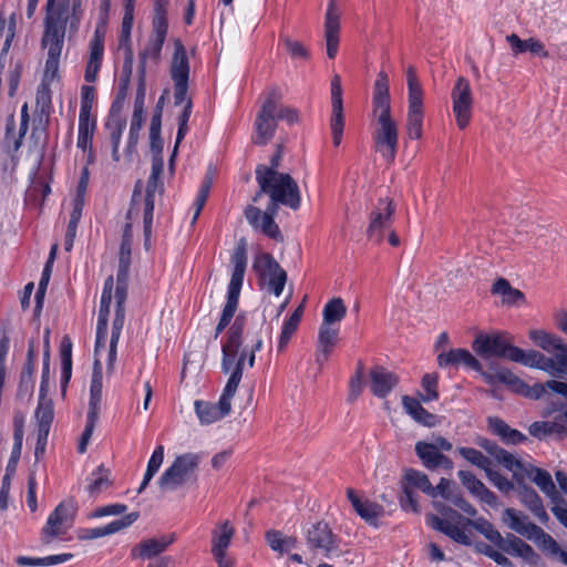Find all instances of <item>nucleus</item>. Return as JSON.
<instances>
[{
  "label": "nucleus",
  "instance_id": "nucleus-1",
  "mask_svg": "<svg viewBox=\"0 0 567 567\" xmlns=\"http://www.w3.org/2000/svg\"><path fill=\"white\" fill-rule=\"evenodd\" d=\"M169 75L174 82V104L182 105L183 110L178 115L177 144H181L188 132V120L192 114L193 102L187 95L189 79V61L186 49L179 39L174 41V53L172 56Z\"/></svg>",
  "mask_w": 567,
  "mask_h": 567
},
{
  "label": "nucleus",
  "instance_id": "nucleus-2",
  "mask_svg": "<svg viewBox=\"0 0 567 567\" xmlns=\"http://www.w3.org/2000/svg\"><path fill=\"white\" fill-rule=\"evenodd\" d=\"M230 261L233 265V272L227 289V301L215 329V339H217L219 334L229 326L238 307L239 295L247 267V249L245 238H241L238 241L231 255Z\"/></svg>",
  "mask_w": 567,
  "mask_h": 567
},
{
  "label": "nucleus",
  "instance_id": "nucleus-3",
  "mask_svg": "<svg viewBox=\"0 0 567 567\" xmlns=\"http://www.w3.org/2000/svg\"><path fill=\"white\" fill-rule=\"evenodd\" d=\"M230 261L233 265V272L227 289V301L215 329V339H217L219 334L229 326L238 307L239 295L247 267V249L245 238H241L238 241L231 255Z\"/></svg>",
  "mask_w": 567,
  "mask_h": 567
},
{
  "label": "nucleus",
  "instance_id": "nucleus-4",
  "mask_svg": "<svg viewBox=\"0 0 567 567\" xmlns=\"http://www.w3.org/2000/svg\"><path fill=\"white\" fill-rule=\"evenodd\" d=\"M230 261L233 265V272L227 289V301L215 329V339H217L219 334L229 326L238 307L239 295L247 267V249L245 238H241L238 241L231 255Z\"/></svg>",
  "mask_w": 567,
  "mask_h": 567
},
{
  "label": "nucleus",
  "instance_id": "nucleus-5",
  "mask_svg": "<svg viewBox=\"0 0 567 567\" xmlns=\"http://www.w3.org/2000/svg\"><path fill=\"white\" fill-rule=\"evenodd\" d=\"M230 261L233 265V272L227 289V301L215 329V339H217L219 334L229 326L238 307L239 295L247 267V249L245 238H241L238 241L231 255Z\"/></svg>",
  "mask_w": 567,
  "mask_h": 567
},
{
  "label": "nucleus",
  "instance_id": "nucleus-6",
  "mask_svg": "<svg viewBox=\"0 0 567 567\" xmlns=\"http://www.w3.org/2000/svg\"><path fill=\"white\" fill-rule=\"evenodd\" d=\"M256 181L259 189L252 197L254 203H257L262 195L267 194L270 197L268 206L279 209V206L284 205L292 210L300 208V188L289 174L286 173L271 177L260 176Z\"/></svg>",
  "mask_w": 567,
  "mask_h": 567
},
{
  "label": "nucleus",
  "instance_id": "nucleus-7",
  "mask_svg": "<svg viewBox=\"0 0 567 567\" xmlns=\"http://www.w3.org/2000/svg\"><path fill=\"white\" fill-rule=\"evenodd\" d=\"M281 100L282 93L278 86H272L265 93L264 103L255 121L252 142L256 145H265L274 137L277 130V105Z\"/></svg>",
  "mask_w": 567,
  "mask_h": 567
},
{
  "label": "nucleus",
  "instance_id": "nucleus-8",
  "mask_svg": "<svg viewBox=\"0 0 567 567\" xmlns=\"http://www.w3.org/2000/svg\"><path fill=\"white\" fill-rule=\"evenodd\" d=\"M200 456L196 453H186L175 458L158 480L162 491H174L189 481H196V471Z\"/></svg>",
  "mask_w": 567,
  "mask_h": 567
},
{
  "label": "nucleus",
  "instance_id": "nucleus-9",
  "mask_svg": "<svg viewBox=\"0 0 567 567\" xmlns=\"http://www.w3.org/2000/svg\"><path fill=\"white\" fill-rule=\"evenodd\" d=\"M102 364L100 360L95 358L93 364L92 381L90 386V402L86 416V424L78 446V451L81 454L86 451V446L91 440L96 422L99 420L100 405L102 401Z\"/></svg>",
  "mask_w": 567,
  "mask_h": 567
},
{
  "label": "nucleus",
  "instance_id": "nucleus-10",
  "mask_svg": "<svg viewBox=\"0 0 567 567\" xmlns=\"http://www.w3.org/2000/svg\"><path fill=\"white\" fill-rule=\"evenodd\" d=\"M529 338L544 351L553 353V357H548L553 362V367L547 370L548 374H567V344L560 337L544 330H532Z\"/></svg>",
  "mask_w": 567,
  "mask_h": 567
},
{
  "label": "nucleus",
  "instance_id": "nucleus-11",
  "mask_svg": "<svg viewBox=\"0 0 567 567\" xmlns=\"http://www.w3.org/2000/svg\"><path fill=\"white\" fill-rule=\"evenodd\" d=\"M61 22L43 21V32L41 37V47L48 49L45 61V72L55 75L59 69V62L64 47L65 37L69 31L62 29Z\"/></svg>",
  "mask_w": 567,
  "mask_h": 567
},
{
  "label": "nucleus",
  "instance_id": "nucleus-12",
  "mask_svg": "<svg viewBox=\"0 0 567 567\" xmlns=\"http://www.w3.org/2000/svg\"><path fill=\"white\" fill-rule=\"evenodd\" d=\"M373 146L382 158L391 164L394 162L399 147V126L394 118L377 120L372 133Z\"/></svg>",
  "mask_w": 567,
  "mask_h": 567
},
{
  "label": "nucleus",
  "instance_id": "nucleus-13",
  "mask_svg": "<svg viewBox=\"0 0 567 567\" xmlns=\"http://www.w3.org/2000/svg\"><path fill=\"white\" fill-rule=\"evenodd\" d=\"M472 348L477 355L483 359L502 358L512 361V353L515 346L512 344V339L507 333H480L476 336L472 343Z\"/></svg>",
  "mask_w": 567,
  "mask_h": 567
},
{
  "label": "nucleus",
  "instance_id": "nucleus-14",
  "mask_svg": "<svg viewBox=\"0 0 567 567\" xmlns=\"http://www.w3.org/2000/svg\"><path fill=\"white\" fill-rule=\"evenodd\" d=\"M76 512L78 505L73 498L61 502L50 514L42 529V542L50 544L54 537L64 534L73 525Z\"/></svg>",
  "mask_w": 567,
  "mask_h": 567
},
{
  "label": "nucleus",
  "instance_id": "nucleus-15",
  "mask_svg": "<svg viewBox=\"0 0 567 567\" xmlns=\"http://www.w3.org/2000/svg\"><path fill=\"white\" fill-rule=\"evenodd\" d=\"M452 111L460 130H464L471 122L474 97L470 81L458 76L451 92Z\"/></svg>",
  "mask_w": 567,
  "mask_h": 567
},
{
  "label": "nucleus",
  "instance_id": "nucleus-16",
  "mask_svg": "<svg viewBox=\"0 0 567 567\" xmlns=\"http://www.w3.org/2000/svg\"><path fill=\"white\" fill-rule=\"evenodd\" d=\"M252 268L261 278H268V289L276 297L282 293L287 281V272L280 267L272 255L268 252L259 254L254 260Z\"/></svg>",
  "mask_w": 567,
  "mask_h": 567
},
{
  "label": "nucleus",
  "instance_id": "nucleus-17",
  "mask_svg": "<svg viewBox=\"0 0 567 567\" xmlns=\"http://www.w3.org/2000/svg\"><path fill=\"white\" fill-rule=\"evenodd\" d=\"M307 545L313 551H320L328 559L339 557L338 542L327 523L319 522L307 532Z\"/></svg>",
  "mask_w": 567,
  "mask_h": 567
},
{
  "label": "nucleus",
  "instance_id": "nucleus-18",
  "mask_svg": "<svg viewBox=\"0 0 567 567\" xmlns=\"http://www.w3.org/2000/svg\"><path fill=\"white\" fill-rule=\"evenodd\" d=\"M278 210L279 209L267 205L265 212H261L258 207L248 205L245 208V217L255 229H259L264 235L276 241H282L284 237L275 221Z\"/></svg>",
  "mask_w": 567,
  "mask_h": 567
},
{
  "label": "nucleus",
  "instance_id": "nucleus-19",
  "mask_svg": "<svg viewBox=\"0 0 567 567\" xmlns=\"http://www.w3.org/2000/svg\"><path fill=\"white\" fill-rule=\"evenodd\" d=\"M395 207L390 198H381L377 207L371 212L370 224L367 229V236L378 243L384 238V230L392 224V217Z\"/></svg>",
  "mask_w": 567,
  "mask_h": 567
},
{
  "label": "nucleus",
  "instance_id": "nucleus-20",
  "mask_svg": "<svg viewBox=\"0 0 567 567\" xmlns=\"http://www.w3.org/2000/svg\"><path fill=\"white\" fill-rule=\"evenodd\" d=\"M442 514L445 518L430 515L427 519L429 525L433 529L446 535L455 543L470 546L472 544L470 537L457 525L452 524L453 520H461L463 518L462 515L451 507L445 508Z\"/></svg>",
  "mask_w": 567,
  "mask_h": 567
},
{
  "label": "nucleus",
  "instance_id": "nucleus-21",
  "mask_svg": "<svg viewBox=\"0 0 567 567\" xmlns=\"http://www.w3.org/2000/svg\"><path fill=\"white\" fill-rule=\"evenodd\" d=\"M234 395V392H227V389L224 388V391L216 404L202 400L195 401V412L200 423L212 424L227 416L231 411V399Z\"/></svg>",
  "mask_w": 567,
  "mask_h": 567
},
{
  "label": "nucleus",
  "instance_id": "nucleus-22",
  "mask_svg": "<svg viewBox=\"0 0 567 567\" xmlns=\"http://www.w3.org/2000/svg\"><path fill=\"white\" fill-rule=\"evenodd\" d=\"M152 28L153 30L148 43L140 53L138 68H144L145 71L147 60L157 63L161 59V52L168 30L167 20H162L161 18L153 19Z\"/></svg>",
  "mask_w": 567,
  "mask_h": 567
},
{
  "label": "nucleus",
  "instance_id": "nucleus-23",
  "mask_svg": "<svg viewBox=\"0 0 567 567\" xmlns=\"http://www.w3.org/2000/svg\"><path fill=\"white\" fill-rule=\"evenodd\" d=\"M331 103H332V114H331V132H332V141L334 146H339L342 140L343 126H344V117H343V105H342V87H341V79L338 74L332 78L331 81Z\"/></svg>",
  "mask_w": 567,
  "mask_h": 567
},
{
  "label": "nucleus",
  "instance_id": "nucleus-24",
  "mask_svg": "<svg viewBox=\"0 0 567 567\" xmlns=\"http://www.w3.org/2000/svg\"><path fill=\"white\" fill-rule=\"evenodd\" d=\"M340 12L337 8V0H330L324 18V37L327 43V55L333 59L339 47Z\"/></svg>",
  "mask_w": 567,
  "mask_h": 567
},
{
  "label": "nucleus",
  "instance_id": "nucleus-25",
  "mask_svg": "<svg viewBox=\"0 0 567 567\" xmlns=\"http://www.w3.org/2000/svg\"><path fill=\"white\" fill-rule=\"evenodd\" d=\"M138 512H132L126 514L124 517L115 519L103 527L81 528L78 530V538L81 540H92L115 534L131 526L138 519Z\"/></svg>",
  "mask_w": 567,
  "mask_h": 567
},
{
  "label": "nucleus",
  "instance_id": "nucleus-26",
  "mask_svg": "<svg viewBox=\"0 0 567 567\" xmlns=\"http://www.w3.org/2000/svg\"><path fill=\"white\" fill-rule=\"evenodd\" d=\"M415 453L423 466L430 471L437 468L452 470L454 466L453 461L443 453L435 450V447L425 441L415 443Z\"/></svg>",
  "mask_w": 567,
  "mask_h": 567
},
{
  "label": "nucleus",
  "instance_id": "nucleus-27",
  "mask_svg": "<svg viewBox=\"0 0 567 567\" xmlns=\"http://www.w3.org/2000/svg\"><path fill=\"white\" fill-rule=\"evenodd\" d=\"M496 547L508 555L523 558L528 564H538L539 555L535 553L530 545L514 534H507L505 537H502V542H498Z\"/></svg>",
  "mask_w": 567,
  "mask_h": 567
},
{
  "label": "nucleus",
  "instance_id": "nucleus-28",
  "mask_svg": "<svg viewBox=\"0 0 567 567\" xmlns=\"http://www.w3.org/2000/svg\"><path fill=\"white\" fill-rule=\"evenodd\" d=\"M175 540V533L163 535L158 538L144 539L132 549L131 555L133 558L151 559L164 553Z\"/></svg>",
  "mask_w": 567,
  "mask_h": 567
},
{
  "label": "nucleus",
  "instance_id": "nucleus-29",
  "mask_svg": "<svg viewBox=\"0 0 567 567\" xmlns=\"http://www.w3.org/2000/svg\"><path fill=\"white\" fill-rule=\"evenodd\" d=\"M159 189L163 192V183L161 181L148 178L145 189V198H144V246L145 249L148 250L151 248V236H152V224H153V214L155 206V192Z\"/></svg>",
  "mask_w": 567,
  "mask_h": 567
},
{
  "label": "nucleus",
  "instance_id": "nucleus-30",
  "mask_svg": "<svg viewBox=\"0 0 567 567\" xmlns=\"http://www.w3.org/2000/svg\"><path fill=\"white\" fill-rule=\"evenodd\" d=\"M437 364L441 368H457L460 364H463L474 371H481L482 368L480 361L468 350L462 348L440 353L437 355Z\"/></svg>",
  "mask_w": 567,
  "mask_h": 567
},
{
  "label": "nucleus",
  "instance_id": "nucleus-31",
  "mask_svg": "<svg viewBox=\"0 0 567 567\" xmlns=\"http://www.w3.org/2000/svg\"><path fill=\"white\" fill-rule=\"evenodd\" d=\"M371 392L378 398H385L399 382L395 373L381 365L370 370Z\"/></svg>",
  "mask_w": 567,
  "mask_h": 567
},
{
  "label": "nucleus",
  "instance_id": "nucleus-32",
  "mask_svg": "<svg viewBox=\"0 0 567 567\" xmlns=\"http://www.w3.org/2000/svg\"><path fill=\"white\" fill-rule=\"evenodd\" d=\"M524 478H530L540 491L556 505L557 503H565L564 498L558 494L556 486L553 482L551 475L539 467L528 465L523 473Z\"/></svg>",
  "mask_w": 567,
  "mask_h": 567
},
{
  "label": "nucleus",
  "instance_id": "nucleus-33",
  "mask_svg": "<svg viewBox=\"0 0 567 567\" xmlns=\"http://www.w3.org/2000/svg\"><path fill=\"white\" fill-rule=\"evenodd\" d=\"M489 431L497 435L506 445H518L528 441V437L516 429H512L504 420L497 416L487 419Z\"/></svg>",
  "mask_w": 567,
  "mask_h": 567
},
{
  "label": "nucleus",
  "instance_id": "nucleus-34",
  "mask_svg": "<svg viewBox=\"0 0 567 567\" xmlns=\"http://www.w3.org/2000/svg\"><path fill=\"white\" fill-rule=\"evenodd\" d=\"M133 60H134V53L127 52V54H124V62H123V70L122 75L120 79L118 90L117 94L115 96V100L112 102L110 112L112 114L118 115L121 114L125 99L127 96L128 86L131 83V76L133 71Z\"/></svg>",
  "mask_w": 567,
  "mask_h": 567
},
{
  "label": "nucleus",
  "instance_id": "nucleus-35",
  "mask_svg": "<svg viewBox=\"0 0 567 567\" xmlns=\"http://www.w3.org/2000/svg\"><path fill=\"white\" fill-rule=\"evenodd\" d=\"M79 2L69 3V0L58 1V0H47L44 7V18L45 22H63L62 20L66 19L70 13V18L76 17L79 14Z\"/></svg>",
  "mask_w": 567,
  "mask_h": 567
},
{
  "label": "nucleus",
  "instance_id": "nucleus-36",
  "mask_svg": "<svg viewBox=\"0 0 567 567\" xmlns=\"http://www.w3.org/2000/svg\"><path fill=\"white\" fill-rule=\"evenodd\" d=\"M235 535V528L229 520H225L212 530V554L226 555L231 539Z\"/></svg>",
  "mask_w": 567,
  "mask_h": 567
},
{
  "label": "nucleus",
  "instance_id": "nucleus-37",
  "mask_svg": "<svg viewBox=\"0 0 567 567\" xmlns=\"http://www.w3.org/2000/svg\"><path fill=\"white\" fill-rule=\"evenodd\" d=\"M402 405L404 411L417 423L424 426H435L436 425V415L430 413L425 410L420 400L412 398L410 395L402 396Z\"/></svg>",
  "mask_w": 567,
  "mask_h": 567
},
{
  "label": "nucleus",
  "instance_id": "nucleus-38",
  "mask_svg": "<svg viewBox=\"0 0 567 567\" xmlns=\"http://www.w3.org/2000/svg\"><path fill=\"white\" fill-rule=\"evenodd\" d=\"M512 361L520 363L525 367L536 368L547 372L551 368V360L539 351L530 350L525 352L520 348L514 349L512 353Z\"/></svg>",
  "mask_w": 567,
  "mask_h": 567
},
{
  "label": "nucleus",
  "instance_id": "nucleus-39",
  "mask_svg": "<svg viewBox=\"0 0 567 567\" xmlns=\"http://www.w3.org/2000/svg\"><path fill=\"white\" fill-rule=\"evenodd\" d=\"M506 41L511 45L515 55L527 51L543 58H548L549 55L548 51L545 49L544 43L538 39L528 38L527 40H522L516 33H512L506 37Z\"/></svg>",
  "mask_w": 567,
  "mask_h": 567
},
{
  "label": "nucleus",
  "instance_id": "nucleus-40",
  "mask_svg": "<svg viewBox=\"0 0 567 567\" xmlns=\"http://www.w3.org/2000/svg\"><path fill=\"white\" fill-rule=\"evenodd\" d=\"M491 292L502 296L503 303L507 306H519L525 302L524 293L519 289L512 287L505 278H498L493 284Z\"/></svg>",
  "mask_w": 567,
  "mask_h": 567
},
{
  "label": "nucleus",
  "instance_id": "nucleus-41",
  "mask_svg": "<svg viewBox=\"0 0 567 567\" xmlns=\"http://www.w3.org/2000/svg\"><path fill=\"white\" fill-rule=\"evenodd\" d=\"M503 522L514 532L530 539L534 532L529 526L535 525L528 517L514 508H506L503 513Z\"/></svg>",
  "mask_w": 567,
  "mask_h": 567
},
{
  "label": "nucleus",
  "instance_id": "nucleus-42",
  "mask_svg": "<svg viewBox=\"0 0 567 567\" xmlns=\"http://www.w3.org/2000/svg\"><path fill=\"white\" fill-rule=\"evenodd\" d=\"M305 302L306 298H303L302 302L295 309L292 315L284 322L281 333L278 340V351L282 352L287 348L290 339L295 334L300 323V320L303 316L305 311Z\"/></svg>",
  "mask_w": 567,
  "mask_h": 567
},
{
  "label": "nucleus",
  "instance_id": "nucleus-43",
  "mask_svg": "<svg viewBox=\"0 0 567 567\" xmlns=\"http://www.w3.org/2000/svg\"><path fill=\"white\" fill-rule=\"evenodd\" d=\"M96 127L94 118L79 117V135H78V147L83 152H89V163L93 161L92 140Z\"/></svg>",
  "mask_w": 567,
  "mask_h": 567
},
{
  "label": "nucleus",
  "instance_id": "nucleus-44",
  "mask_svg": "<svg viewBox=\"0 0 567 567\" xmlns=\"http://www.w3.org/2000/svg\"><path fill=\"white\" fill-rule=\"evenodd\" d=\"M513 478L518 485V493L520 495L522 503L532 512L536 511L539 506L543 505V501L537 494V492L530 487L529 485H526L524 483V475L518 473L517 471L514 472Z\"/></svg>",
  "mask_w": 567,
  "mask_h": 567
},
{
  "label": "nucleus",
  "instance_id": "nucleus-45",
  "mask_svg": "<svg viewBox=\"0 0 567 567\" xmlns=\"http://www.w3.org/2000/svg\"><path fill=\"white\" fill-rule=\"evenodd\" d=\"M265 537L269 547L280 555L289 553L291 549L296 548L298 544L297 537L285 536L281 532L275 529L268 530Z\"/></svg>",
  "mask_w": 567,
  "mask_h": 567
},
{
  "label": "nucleus",
  "instance_id": "nucleus-46",
  "mask_svg": "<svg viewBox=\"0 0 567 567\" xmlns=\"http://www.w3.org/2000/svg\"><path fill=\"white\" fill-rule=\"evenodd\" d=\"M529 527L534 532L529 540H534L540 547L542 550L553 556L558 555L559 558L561 559V554L565 551L560 549L557 542L539 526L532 525Z\"/></svg>",
  "mask_w": 567,
  "mask_h": 567
},
{
  "label": "nucleus",
  "instance_id": "nucleus-47",
  "mask_svg": "<svg viewBox=\"0 0 567 567\" xmlns=\"http://www.w3.org/2000/svg\"><path fill=\"white\" fill-rule=\"evenodd\" d=\"M404 486H409L410 488H419L429 496L435 497V489L432 486L427 475L424 474L423 472L413 468H408L405 470L404 473Z\"/></svg>",
  "mask_w": 567,
  "mask_h": 567
},
{
  "label": "nucleus",
  "instance_id": "nucleus-48",
  "mask_svg": "<svg viewBox=\"0 0 567 567\" xmlns=\"http://www.w3.org/2000/svg\"><path fill=\"white\" fill-rule=\"evenodd\" d=\"M347 315V307L341 298H333L329 300L323 307L322 323L326 326H333L340 322Z\"/></svg>",
  "mask_w": 567,
  "mask_h": 567
},
{
  "label": "nucleus",
  "instance_id": "nucleus-49",
  "mask_svg": "<svg viewBox=\"0 0 567 567\" xmlns=\"http://www.w3.org/2000/svg\"><path fill=\"white\" fill-rule=\"evenodd\" d=\"M61 382L68 384L72 374V341L69 336L62 338L60 344Z\"/></svg>",
  "mask_w": 567,
  "mask_h": 567
},
{
  "label": "nucleus",
  "instance_id": "nucleus-50",
  "mask_svg": "<svg viewBox=\"0 0 567 567\" xmlns=\"http://www.w3.org/2000/svg\"><path fill=\"white\" fill-rule=\"evenodd\" d=\"M125 12L122 21V30L120 35V47L124 48V53L127 54V52L133 53L132 44H131V31L133 27V19H134V8L135 4L128 6L127 3H124Z\"/></svg>",
  "mask_w": 567,
  "mask_h": 567
},
{
  "label": "nucleus",
  "instance_id": "nucleus-51",
  "mask_svg": "<svg viewBox=\"0 0 567 567\" xmlns=\"http://www.w3.org/2000/svg\"><path fill=\"white\" fill-rule=\"evenodd\" d=\"M465 524L472 526L477 532H480L486 539L492 542L495 546H497L498 542H502L501 533L494 528V525L485 519L484 517H480L477 519H465Z\"/></svg>",
  "mask_w": 567,
  "mask_h": 567
},
{
  "label": "nucleus",
  "instance_id": "nucleus-52",
  "mask_svg": "<svg viewBox=\"0 0 567 567\" xmlns=\"http://www.w3.org/2000/svg\"><path fill=\"white\" fill-rule=\"evenodd\" d=\"M423 117L424 109H408L405 128L410 138L422 137Z\"/></svg>",
  "mask_w": 567,
  "mask_h": 567
},
{
  "label": "nucleus",
  "instance_id": "nucleus-53",
  "mask_svg": "<svg viewBox=\"0 0 567 567\" xmlns=\"http://www.w3.org/2000/svg\"><path fill=\"white\" fill-rule=\"evenodd\" d=\"M163 460H164V446L163 445H158L150 461H148V464H147V468H146V472L144 474V478L142 481V484L138 488V493H142L146 486L148 485V483L151 482V480L154 477V475L157 473V471L159 470L162 463H163Z\"/></svg>",
  "mask_w": 567,
  "mask_h": 567
},
{
  "label": "nucleus",
  "instance_id": "nucleus-54",
  "mask_svg": "<svg viewBox=\"0 0 567 567\" xmlns=\"http://www.w3.org/2000/svg\"><path fill=\"white\" fill-rule=\"evenodd\" d=\"M339 329L331 326L321 324L318 333L317 347L321 348L322 353L332 352L338 341Z\"/></svg>",
  "mask_w": 567,
  "mask_h": 567
},
{
  "label": "nucleus",
  "instance_id": "nucleus-55",
  "mask_svg": "<svg viewBox=\"0 0 567 567\" xmlns=\"http://www.w3.org/2000/svg\"><path fill=\"white\" fill-rule=\"evenodd\" d=\"M35 419L38 421L39 432L50 431L53 421V405L51 401H44L40 396L38 408L35 410Z\"/></svg>",
  "mask_w": 567,
  "mask_h": 567
},
{
  "label": "nucleus",
  "instance_id": "nucleus-56",
  "mask_svg": "<svg viewBox=\"0 0 567 567\" xmlns=\"http://www.w3.org/2000/svg\"><path fill=\"white\" fill-rule=\"evenodd\" d=\"M457 452L467 462L483 470L485 473L492 468V461L476 449L461 446L457 449Z\"/></svg>",
  "mask_w": 567,
  "mask_h": 567
},
{
  "label": "nucleus",
  "instance_id": "nucleus-57",
  "mask_svg": "<svg viewBox=\"0 0 567 567\" xmlns=\"http://www.w3.org/2000/svg\"><path fill=\"white\" fill-rule=\"evenodd\" d=\"M492 457H494L498 464L513 473L517 471L523 474L527 467L520 460L516 458L512 453L501 446Z\"/></svg>",
  "mask_w": 567,
  "mask_h": 567
},
{
  "label": "nucleus",
  "instance_id": "nucleus-58",
  "mask_svg": "<svg viewBox=\"0 0 567 567\" xmlns=\"http://www.w3.org/2000/svg\"><path fill=\"white\" fill-rule=\"evenodd\" d=\"M355 512L368 524L378 526V518L383 515L384 509L381 505L369 501L362 502Z\"/></svg>",
  "mask_w": 567,
  "mask_h": 567
},
{
  "label": "nucleus",
  "instance_id": "nucleus-59",
  "mask_svg": "<svg viewBox=\"0 0 567 567\" xmlns=\"http://www.w3.org/2000/svg\"><path fill=\"white\" fill-rule=\"evenodd\" d=\"M110 470L105 468L104 465H100L95 472L92 473V476L94 477L90 485L87 486V489L91 494H97L104 489H106L109 486H111V480H110Z\"/></svg>",
  "mask_w": 567,
  "mask_h": 567
},
{
  "label": "nucleus",
  "instance_id": "nucleus-60",
  "mask_svg": "<svg viewBox=\"0 0 567 567\" xmlns=\"http://www.w3.org/2000/svg\"><path fill=\"white\" fill-rule=\"evenodd\" d=\"M421 384L425 391L424 394H420L421 401L427 403L439 399V375L436 373L424 374Z\"/></svg>",
  "mask_w": 567,
  "mask_h": 567
},
{
  "label": "nucleus",
  "instance_id": "nucleus-61",
  "mask_svg": "<svg viewBox=\"0 0 567 567\" xmlns=\"http://www.w3.org/2000/svg\"><path fill=\"white\" fill-rule=\"evenodd\" d=\"M281 157H282V145L278 144L275 154L270 158V165L266 166V165L260 164L256 167V179H259L260 176L271 177V176H276V175H281L282 173L278 172Z\"/></svg>",
  "mask_w": 567,
  "mask_h": 567
},
{
  "label": "nucleus",
  "instance_id": "nucleus-62",
  "mask_svg": "<svg viewBox=\"0 0 567 567\" xmlns=\"http://www.w3.org/2000/svg\"><path fill=\"white\" fill-rule=\"evenodd\" d=\"M126 126V121L121 117V114L115 115L110 112L106 127L110 131V141L112 145L120 146L122 133Z\"/></svg>",
  "mask_w": 567,
  "mask_h": 567
},
{
  "label": "nucleus",
  "instance_id": "nucleus-63",
  "mask_svg": "<svg viewBox=\"0 0 567 567\" xmlns=\"http://www.w3.org/2000/svg\"><path fill=\"white\" fill-rule=\"evenodd\" d=\"M248 355V352L246 349H244L237 357V361H236V364H235V368L225 385V388L227 389V392H234L236 393L237 391V388L240 383V380L243 378V370H244V364H245V360Z\"/></svg>",
  "mask_w": 567,
  "mask_h": 567
},
{
  "label": "nucleus",
  "instance_id": "nucleus-64",
  "mask_svg": "<svg viewBox=\"0 0 567 567\" xmlns=\"http://www.w3.org/2000/svg\"><path fill=\"white\" fill-rule=\"evenodd\" d=\"M495 378L498 383L512 386L517 393H523V388L526 386V383L523 380L506 368L495 369Z\"/></svg>",
  "mask_w": 567,
  "mask_h": 567
}]
</instances>
